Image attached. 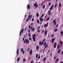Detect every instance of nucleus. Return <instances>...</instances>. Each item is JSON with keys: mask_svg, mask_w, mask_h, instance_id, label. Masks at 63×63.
Segmentation results:
<instances>
[{"mask_svg": "<svg viewBox=\"0 0 63 63\" xmlns=\"http://www.w3.org/2000/svg\"><path fill=\"white\" fill-rule=\"evenodd\" d=\"M32 16H33L32 15H31V17H30V14L28 16V17L27 18V20H26V22H27V21H28V20H29H29H30L31 18V17H32Z\"/></svg>", "mask_w": 63, "mask_h": 63, "instance_id": "f257e3e1", "label": "nucleus"}, {"mask_svg": "<svg viewBox=\"0 0 63 63\" xmlns=\"http://www.w3.org/2000/svg\"><path fill=\"white\" fill-rule=\"evenodd\" d=\"M25 42H26V43H27V44H29V42H30V41H29V40H28L27 39L26 40V39H25L24 42V44H25Z\"/></svg>", "mask_w": 63, "mask_h": 63, "instance_id": "f03ea898", "label": "nucleus"}, {"mask_svg": "<svg viewBox=\"0 0 63 63\" xmlns=\"http://www.w3.org/2000/svg\"><path fill=\"white\" fill-rule=\"evenodd\" d=\"M24 30V29L23 28L22 29V30H21L20 31V36H21V33L22 32V33H23V30Z\"/></svg>", "mask_w": 63, "mask_h": 63, "instance_id": "7ed1b4c3", "label": "nucleus"}, {"mask_svg": "<svg viewBox=\"0 0 63 63\" xmlns=\"http://www.w3.org/2000/svg\"><path fill=\"white\" fill-rule=\"evenodd\" d=\"M39 44L40 46L41 45H43V44H44V42H41V41H40L39 42Z\"/></svg>", "mask_w": 63, "mask_h": 63, "instance_id": "20e7f679", "label": "nucleus"}, {"mask_svg": "<svg viewBox=\"0 0 63 63\" xmlns=\"http://www.w3.org/2000/svg\"><path fill=\"white\" fill-rule=\"evenodd\" d=\"M34 7H35V8H37L38 7V4H37V2L35 3L34 4Z\"/></svg>", "mask_w": 63, "mask_h": 63, "instance_id": "39448f33", "label": "nucleus"}, {"mask_svg": "<svg viewBox=\"0 0 63 63\" xmlns=\"http://www.w3.org/2000/svg\"><path fill=\"white\" fill-rule=\"evenodd\" d=\"M56 46H57V43L56 42H55L54 45V48H56Z\"/></svg>", "mask_w": 63, "mask_h": 63, "instance_id": "423d86ee", "label": "nucleus"}, {"mask_svg": "<svg viewBox=\"0 0 63 63\" xmlns=\"http://www.w3.org/2000/svg\"><path fill=\"white\" fill-rule=\"evenodd\" d=\"M53 23L54 24V25H56V19H55L53 21Z\"/></svg>", "mask_w": 63, "mask_h": 63, "instance_id": "0eeeda50", "label": "nucleus"}, {"mask_svg": "<svg viewBox=\"0 0 63 63\" xmlns=\"http://www.w3.org/2000/svg\"><path fill=\"white\" fill-rule=\"evenodd\" d=\"M30 4H28L27 5V9H30Z\"/></svg>", "mask_w": 63, "mask_h": 63, "instance_id": "6e6552de", "label": "nucleus"}, {"mask_svg": "<svg viewBox=\"0 0 63 63\" xmlns=\"http://www.w3.org/2000/svg\"><path fill=\"white\" fill-rule=\"evenodd\" d=\"M16 52H17V56H18L19 53V49H17Z\"/></svg>", "mask_w": 63, "mask_h": 63, "instance_id": "1a4fd4ad", "label": "nucleus"}, {"mask_svg": "<svg viewBox=\"0 0 63 63\" xmlns=\"http://www.w3.org/2000/svg\"><path fill=\"white\" fill-rule=\"evenodd\" d=\"M48 23H47L46 24H45L44 26V27H47V26H48Z\"/></svg>", "mask_w": 63, "mask_h": 63, "instance_id": "9d476101", "label": "nucleus"}, {"mask_svg": "<svg viewBox=\"0 0 63 63\" xmlns=\"http://www.w3.org/2000/svg\"><path fill=\"white\" fill-rule=\"evenodd\" d=\"M54 40H55V38L52 39V43H53Z\"/></svg>", "mask_w": 63, "mask_h": 63, "instance_id": "9b49d317", "label": "nucleus"}, {"mask_svg": "<svg viewBox=\"0 0 63 63\" xmlns=\"http://www.w3.org/2000/svg\"><path fill=\"white\" fill-rule=\"evenodd\" d=\"M30 53L31 54H32V49L30 50Z\"/></svg>", "mask_w": 63, "mask_h": 63, "instance_id": "f8f14e48", "label": "nucleus"}, {"mask_svg": "<svg viewBox=\"0 0 63 63\" xmlns=\"http://www.w3.org/2000/svg\"><path fill=\"white\" fill-rule=\"evenodd\" d=\"M47 30L45 32V34L46 35L47 34Z\"/></svg>", "mask_w": 63, "mask_h": 63, "instance_id": "ddd939ff", "label": "nucleus"}, {"mask_svg": "<svg viewBox=\"0 0 63 63\" xmlns=\"http://www.w3.org/2000/svg\"><path fill=\"white\" fill-rule=\"evenodd\" d=\"M36 37V35L35 34H34L32 35V38H34Z\"/></svg>", "mask_w": 63, "mask_h": 63, "instance_id": "4468645a", "label": "nucleus"}, {"mask_svg": "<svg viewBox=\"0 0 63 63\" xmlns=\"http://www.w3.org/2000/svg\"><path fill=\"white\" fill-rule=\"evenodd\" d=\"M39 48V46H38V45H37L36 48V50H38Z\"/></svg>", "mask_w": 63, "mask_h": 63, "instance_id": "2eb2a0df", "label": "nucleus"}, {"mask_svg": "<svg viewBox=\"0 0 63 63\" xmlns=\"http://www.w3.org/2000/svg\"><path fill=\"white\" fill-rule=\"evenodd\" d=\"M58 60H59V58L57 59L55 61V63H57V61H58Z\"/></svg>", "mask_w": 63, "mask_h": 63, "instance_id": "dca6fc26", "label": "nucleus"}, {"mask_svg": "<svg viewBox=\"0 0 63 63\" xmlns=\"http://www.w3.org/2000/svg\"><path fill=\"white\" fill-rule=\"evenodd\" d=\"M39 13H37L36 14V16L37 17H39Z\"/></svg>", "mask_w": 63, "mask_h": 63, "instance_id": "f3484780", "label": "nucleus"}, {"mask_svg": "<svg viewBox=\"0 0 63 63\" xmlns=\"http://www.w3.org/2000/svg\"><path fill=\"white\" fill-rule=\"evenodd\" d=\"M40 21H43L44 20V19H42V18L40 17Z\"/></svg>", "mask_w": 63, "mask_h": 63, "instance_id": "a211bd4d", "label": "nucleus"}, {"mask_svg": "<svg viewBox=\"0 0 63 63\" xmlns=\"http://www.w3.org/2000/svg\"><path fill=\"white\" fill-rule=\"evenodd\" d=\"M60 46V45H59V44H58L57 45V49H58V48H59Z\"/></svg>", "mask_w": 63, "mask_h": 63, "instance_id": "6ab92c4d", "label": "nucleus"}, {"mask_svg": "<svg viewBox=\"0 0 63 63\" xmlns=\"http://www.w3.org/2000/svg\"><path fill=\"white\" fill-rule=\"evenodd\" d=\"M60 33L61 35H62V36H63V32L62 31H61Z\"/></svg>", "mask_w": 63, "mask_h": 63, "instance_id": "aec40b11", "label": "nucleus"}, {"mask_svg": "<svg viewBox=\"0 0 63 63\" xmlns=\"http://www.w3.org/2000/svg\"><path fill=\"white\" fill-rule=\"evenodd\" d=\"M61 51L60 49H59L58 50V53H59Z\"/></svg>", "mask_w": 63, "mask_h": 63, "instance_id": "412c9836", "label": "nucleus"}, {"mask_svg": "<svg viewBox=\"0 0 63 63\" xmlns=\"http://www.w3.org/2000/svg\"><path fill=\"white\" fill-rule=\"evenodd\" d=\"M57 5H58L57 3L55 4V8H56V7H57Z\"/></svg>", "mask_w": 63, "mask_h": 63, "instance_id": "4be33fe9", "label": "nucleus"}, {"mask_svg": "<svg viewBox=\"0 0 63 63\" xmlns=\"http://www.w3.org/2000/svg\"><path fill=\"white\" fill-rule=\"evenodd\" d=\"M19 60H20V58H18L17 59V61H19Z\"/></svg>", "mask_w": 63, "mask_h": 63, "instance_id": "5701e85b", "label": "nucleus"}, {"mask_svg": "<svg viewBox=\"0 0 63 63\" xmlns=\"http://www.w3.org/2000/svg\"><path fill=\"white\" fill-rule=\"evenodd\" d=\"M33 39V41L34 42H35V41H36V39H35V38H32Z\"/></svg>", "mask_w": 63, "mask_h": 63, "instance_id": "b1692460", "label": "nucleus"}, {"mask_svg": "<svg viewBox=\"0 0 63 63\" xmlns=\"http://www.w3.org/2000/svg\"><path fill=\"white\" fill-rule=\"evenodd\" d=\"M36 58H38V54H37L36 55Z\"/></svg>", "mask_w": 63, "mask_h": 63, "instance_id": "393cba45", "label": "nucleus"}, {"mask_svg": "<svg viewBox=\"0 0 63 63\" xmlns=\"http://www.w3.org/2000/svg\"><path fill=\"white\" fill-rule=\"evenodd\" d=\"M43 9H44L45 8V5H44L43 7Z\"/></svg>", "mask_w": 63, "mask_h": 63, "instance_id": "a878e982", "label": "nucleus"}, {"mask_svg": "<svg viewBox=\"0 0 63 63\" xmlns=\"http://www.w3.org/2000/svg\"><path fill=\"white\" fill-rule=\"evenodd\" d=\"M50 49L48 50V52H47V54L48 53H49V52H50Z\"/></svg>", "mask_w": 63, "mask_h": 63, "instance_id": "bb28decb", "label": "nucleus"}, {"mask_svg": "<svg viewBox=\"0 0 63 63\" xmlns=\"http://www.w3.org/2000/svg\"><path fill=\"white\" fill-rule=\"evenodd\" d=\"M34 30H35V28H34V27L32 30V31L33 32L34 31Z\"/></svg>", "mask_w": 63, "mask_h": 63, "instance_id": "cd10ccee", "label": "nucleus"}, {"mask_svg": "<svg viewBox=\"0 0 63 63\" xmlns=\"http://www.w3.org/2000/svg\"><path fill=\"white\" fill-rule=\"evenodd\" d=\"M58 30V29H56L55 30H54V32H56V31H57Z\"/></svg>", "mask_w": 63, "mask_h": 63, "instance_id": "c85d7f7f", "label": "nucleus"}, {"mask_svg": "<svg viewBox=\"0 0 63 63\" xmlns=\"http://www.w3.org/2000/svg\"><path fill=\"white\" fill-rule=\"evenodd\" d=\"M46 57H45L43 59V61H45V60H46Z\"/></svg>", "mask_w": 63, "mask_h": 63, "instance_id": "c756f323", "label": "nucleus"}, {"mask_svg": "<svg viewBox=\"0 0 63 63\" xmlns=\"http://www.w3.org/2000/svg\"><path fill=\"white\" fill-rule=\"evenodd\" d=\"M23 48H21V52H23Z\"/></svg>", "mask_w": 63, "mask_h": 63, "instance_id": "7c9ffc66", "label": "nucleus"}, {"mask_svg": "<svg viewBox=\"0 0 63 63\" xmlns=\"http://www.w3.org/2000/svg\"><path fill=\"white\" fill-rule=\"evenodd\" d=\"M25 61H26V59H23V61L24 62H25Z\"/></svg>", "mask_w": 63, "mask_h": 63, "instance_id": "2f4dec72", "label": "nucleus"}, {"mask_svg": "<svg viewBox=\"0 0 63 63\" xmlns=\"http://www.w3.org/2000/svg\"><path fill=\"white\" fill-rule=\"evenodd\" d=\"M51 15V13H48V14L47 15L48 16L49 15V16H50Z\"/></svg>", "mask_w": 63, "mask_h": 63, "instance_id": "473e14b6", "label": "nucleus"}, {"mask_svg": "<svg viewBox=\"0 0 63 63\" xmlns=\"http://www.w3.org/2000/svg\"><path fill=\"white\" fill-rule=\"evenodd\" d=\"M62 41H61L60 42V44L62 45Z\"/></svg>", "mask_w": 63, "mask_h": 63, "instance_id": "72a5a7b5", "label": "nucleus"}, {"mask_svg": "<svg viewBox=\"0 0 63 63\" xmlns=\"http://www.w3.org/2000/svg\"><path fill=\"white\" fill-rule=\"evenodd\" d=\"M61 3H60L59 5V7H61Z\"/></svg>", "mask_w": 63, "mask_h": 63, "instance_id": "f704fd0d", "label": "nucleus"}, {"mask_svg": "<svg viewBox=\"0 0 63 63\" xmlns=\"http://www.w3.org/2000/svg\"><path fill=\"white\" fill-rule=\"evenodd\" d=\"M49 17H48V18H47L46 20L47 21V20H49Z\"/></svg>", "mask_w": 63, "mask_h": 63, "instance_id": "c9c22d12", "label": "nucleus"}, {"mask_svg": "<svg viewBox=\"0 0 63 63\" xmlns=\"http://www.w3.org/2000/svg\"><path fill=\"white\" fill-rule=\"evenodd\" d=\"M51 12V11L49 10L48 11V14H49Z\"/></svg>", "mask_w": 63, "mask_h": 63, "instance_id": "e433bc0d", "label": "nucleus"}, {"mask_svg": "<svg viewBox=\"0 0 63 63\" xmlns=\"http://www.w3.org/2000/svg\"><path fill=\"white\" fill-rule=\"evenodd\" d=\"M37 22L38 23H39V19H37Z\"/></svg>", "mask_w": 63, "mask_h": 63, "instance_id": "4c0bfd02", "label": "nucleus"}, {"mask_svg": "<svg viewBox=\"0 0 63 63\" xmlns=\"http://www.w3.org/2000/svg\"><path fill=\"white\" fill-rule=\"evenodd\" d=\"M28 35H29V37H31V35H30V33H29L28 34Z\"/></svg>", "mask_w": 63, "mask_h": 63, "instance_id": "58836bf2", "label": "nucleus"}, {"mask_svg": "<svg viewBox=\"0 0 63 63\" xmlns=\"http://www.w3.org/2000/svg\"><path fill=\"white\" fill-rule=\"evenodd\" d=\"M43 16H44V15H43V14H42V16L41 17H41V18H42L43 17Z\"/></svg>", "mask_w": 63, "mask_h": 63, "instance_id": "ea45409f", "label": "nucleus"}, {"mask_svg": "<svg viewBox=\"0 0 63 63\" xmlns=\"http://www.w3.org/2000/svg\"><path fill=\"white\" fill-rule=\"evenodd\" d=\"M47 47V45H46L45 46V48H46V47Z\"/></svg>", "mask_w": 63, "mask_h": 63, "instance_id": "a19ab883", "label": "nucleus"}, {"mask_svg": "<svg viewBox=\"0 0 63 63\" xmlns=\"http://www.w3.org/2000/svg\"><path fill=\"white\" fill-rule=\"evenodd\" d=\"M52 8H51V7H50L49 9L50 10H52Z\"/></svg>", "mask_w": 63, "mask_h": 63, "instance_id": "79ce46f5", "label": "nucleus"}, {"mask_svg": "<svg viewBox=\"0 0 63 63\" xmlns=\"http://www.w3.org/2000/svg\"><path fill=\"white\" fill-rule=\"evenodd\" d=\"M24 37H23V40H22L23 42V41H24Z\"/></svg>", "mask_w": 63, "mask_h": 63, "instance_id": "37998d69", "label": "nucleus"}, {"mask_svg": "<svg viewBox=\"0 0 63 63\" xmlns=\"http://www.w3.org/2000/svg\"><path fill=\"white\" fill-rule=\"evenodd\" d=\"M40 58V56L39 55L38 56V59H39Z\"/></svg>", "mask_w": 63, "mask_h": 63, "instance_id": "c03bdc74", "label": "nucleus"}, {"mask_svg": "<svg viewBox=\"0 0 63 63\" xmlns=\"http://www.w3.org/2000/svg\"><path fill=\"white\" fill-rule=\"evenodd\" d=\"M30 63H33V61H32Z\"/></svg>", "mask_w": 63, "mask_h": 63, "instance_id": "a18cd8bd", "label": "nucleus"}, {"mask_svg": "<svg viewBox=\"0 0 63 63\" xmlns=\"http://www.w3.org/2000/svg\"><path fill=\"white\" fill-rule=\"evenodd\" d=\"M24 53H25V51H24L23 52L22 54H24Z\"/></svg>", "mask_w": 63, "mask_h": 63, "instance_id": "49530a36", "label": "nucleus"}, {"mask_svg": "<svg viewBox=\"0 0 63 63\" xmlns=\"http://www.w3.org/2000/svg\"><path fill=\"white\" fill-rule=\"evenodd\" d=\"M40 32V30H39L37 31V32L39 33Z\"/></svg>", "mask_w": 63, "mask_h": 63, "instance_id": "de8ad7c7", "label": "nucleus"}, {"mask_svg": "<svg viewBox=\"0 0 63 63\" xmlns=\"http://www.w3.org/2000/svg\"><path fill=\"white\" fill-rule=\"evenodd\" d=\"M34 18H33L32 19V21H34Z\"/></svg>", "mask_w": 63, "mask_h": 63, "instance_id": "09e8293b", "label": "nucleus"}, {"mask_svg": "<svg viewBox=\"0 0 63 63\" xmlns=\"http://www.w3.org/2000/svg\"><path fill=\"white\" fill-rule=\"evenodd\" d=\"M46 44H47V43H46V42H45V43H44V45H46Z\"/></svg>", "mask_w": 63, "mask_h": 63, "instance_id": "8fccbe9b", "label": "nucleus"}, {"mask_svg": "<svg viewBox=\"0 0 63 63\" xmlns=\"http://www.w3.org/2000/svg\"><path fill=\"white\" fill-rule=\"evenodd\" d=\"M29 48L28 49V50H27L28 52V51H29Z\"/></svg>", "mask_w": 63, "mask_h": 63, "instance_id": "3c124183", "label": "nucleus"}, {"mask_svg": "<svg viewBox=\"0 0 63 63\" xmlns=\"http://www.w3.org/2000/svg\"><path fill=\"white\" fill-rule=\"evenodd\" d=\"M58 24H57L56 25V27H58Z\"/></svg>", "mask_w": 63, "mask_h": 63, "instance_id": "603ef678", "label": "nucleus"}, {"mask_svg": "<svg viewBox=\"0 0 63 63\" xmlns=\"http://www.w3.org/2000/svg\"><path fill=\"white\" fill-rule=\"evenodd\" d=\"M45 41H46V39H44L43 41V42H45Z\"/></svg>", "mask_w": 63, "mask_h": 63, "instance_id": "864d4df0", "label": "nucleus"}, {"mask_svg": "<svg viewBox=\"0 0 63 63\" xmlns=\"http://www.w3.org/2000/svg\"><path fill=\"white\" fill-rule=\"evenodd\" d=\"M50 4H51V3L50 2L49 4V6H50Z\"/></svg>", "mask_w": 63, "mask_h": 63, "instance_id": "5fc2aeb1", "label": "nucleus"}, {"mask_svg": "<svg viewBox=\"0 0 63 63\" xmlns=\"http://www.w3.org/2000/svg\"><path fill=\"white\" fill-rule=\"evenodd\" d=\"M42 33H43L44 32V30H43L42 31Z\"/></svg>", "mask_w": 63, "mask_h": 63, "instance_id": "6e6d98bb", "label": "nucleus"}, {"mask_svg": "<svg viewBox=\"0 0 63 63\" xmlns=\"http://www.w3.org/2000/svg\"><path fill=\"white\" fill-rule=\"evenodd\" d=\"M53 5H52L51 6V7L52 8H53Z\"/></svg>", "mask_w": 63, "mask_h": 63, "instance_id": "4d7b16f0", "label": "nucleus"}, {"mask_svg": "<svg viewBox=\"0 0 63 63\" xmlns=\"http://www.w3.org/2000/svg\"><path fill=\"white\" fill-rule=\"evenodd\" d=\"M56 57L55 56L54 58V59H56Z\"/></svg>", "mask_w": 63, "mask_h": 63, "instance_id": "13d9d810", "label": "nucleus"}, {"mask_svg": "<svg viewBox=\"0 0 63 63\" xmlns=\"http://www.w3.org/2000/svg\"><path fill=\"white\" fill-rule=\"evenodd\" d=\"M24 38H25L26 37V36L25 35H24Z\"/></svg>", "mask_w": 63, "mask_h": 63, "instance_id": "bf43d9fd", "label": "nucleus"}, {"mask_svg": "<svg viewBox=\"0 0 63 63\" xmlns=\"http://www.w3.org/2000/svg\"><path fill=\"white\" fill-rule=\"evenodd\" d=\"M29 39H30V41H31V38H29Z\"/></svg>", "mask_w": 63, "mask_h": 63, "instance_id": "052dcab7", "label": "nucleus"}, {"mask_svg": "<svg viewBox=\"0 0 63 63\" xmlns=\"http://www.w3.org/2000/svg\"><path fill=\"white\" fill-rule=\"evenodd\" d=\"M31 28V26L30 25L29 26V28Z\"/></svg>", "mask_w": 63, "mask_h": 63, "instance_id": "680f3d73", "label": "nucleus"}, {"mask_svg": "<svg viewBox=\"0 0 63 63\" xmlns=\"http://www.w3.org/2000/svg\"><path fill=\"white\" fill-rule=\"evenodd\" d=\"M54 37V35L53 34L52 35V37Z\"/></svg>", "mask_w": 63, "mask_h": 63, "instance_id": "e2e57ef3", "label": "nucleus"}, {"mask_svg": "<svg viewBox=\"0 0 63 63\" xmlns=\"http://www.w3.org/2000/svg\"><path fill=\"white\" fill-rule=\"evenodd\" d=\"M60 62L61 63H63V61H61Z\"/></svg>", "mask_w": 63, "mask_h": 63, "instance_id": "0e129e2a", "label": "nucleus"}, {"mask_svg": "<svg viewBox=\"0 0 63 63\" xmlns=\"http://www.w3.org/2000/svg\"><path fill=\"white\" fill-rule=\"evenodd\" d=\"M62 55H63V50L62 51Z\"/></svg>", "mask_w": 63, "mask_h": 63, "instance_id": "69168bd1", "label": "nucleus"}, {"mask_svg": "<svg viewBox=\"0 0 63 63\" xmlns=\"http://www.w3.org/2000/svg\"><path fill=\"white\" fill-rule=\"evenodd\" d=\"M31 25H33V23H31Z\"/></svg>", "mask_w": 63, "mask_h": 63, "instance_id": "338daca9", "label": "nucleus"}, {"mask_svg": "<svg viewBox=\"0 0 63 63\" xmlns=\"http://www.w3.org/2000/svg\"><path fill=\"white\" fill-rule=\"evenodd\" d=\"M40 27H38V29H39V28H40Z\"/></svg>", "mask_w": 63, "mask_h": 63, "instance_id": "774afa93", "label": "nucleus"}]
</instances>
